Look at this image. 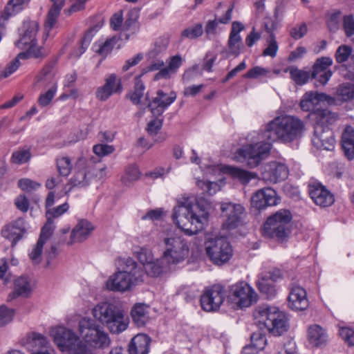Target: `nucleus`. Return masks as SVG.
Returning a JSON list of instances; mask_svg holds the SVG:
<instances>
[{
  "label": "nucleus",
  "instance_id": "1",
  "mask_svg": "<svg viewBox=\"0 0 354 354\" xmlns=\"http://www.w3.org/2000/svg\"><path fill=\"white\" fill-rule=\"evenodd\" d=\"M303 129V122L295 117H276L266 124L261 135L263 140L239 149L235 153V159L246 162L250 167H255L269 155L272 147L270 142H290L301 133Z\"/></svg>",
  "mask_w": 354,
  "mask_h": 354
},
{
  "label": "nucleus",
  "instance_id": "2",
  "mask_svg": "<svg viewBox=\"0 0 354 354\" xmlns=\"http://www.w3.org/2000/svg\"><path fill=\"white\" fill-rule=\"evenodd\" d=\"M212 205L203 196H183L178 199L171 215L176 225L186 235L198 234L207 225Z\"/></svg>",
  "mask_w": 354,
  "mask_h": 354
},
{
  "label": "nucleus",
  "instance_id": "3",
  "mask_svg": "<svg viewBox=\"0 0 354 354\" xmlns=\"http://www.w3.org/2000/svg\"><path fill=\"white\" fill-rule=\"evenodd\" d=\"M144 276L142 267L133 259H122L118 270L109 277L106 286L110 290L124 292L142 282Z\"/></svg>",
  "mask_w": 354,
  "mask_h": 354
},
{
  "label": "nucleus",
  "instance_id": "4",
  "mask_svg": "<svg viewBox=\"0 0 354 354\" xmlns=\"http://www.w3.org/2000/svg\"><path fill=\"white\" fill-rule=\"evenodd\" d=\"M93 317L113 334L124 331L129 318L122 308L115 303L103 301L96 304L91 310Z\"/></svg>",
  "mask_w": 354,
  "mask_h": 354
},
{
  "label": "nucleus",
  "instance_id": "5",
  "mask_svg": "<svg viewBox=\"0 0 354 354\" xmlns=\"http://www.w3.org/2000/svg\"><path fill=\"white\" fill-rule=\"evenodd\" d=\"M159 240L160 246L164 248L162 260L167 264H178L188 257L189 248L183 237L167 231L160 234Z\"/></svg>",
  "mask_w": 354,
  "mask_h": 354
},
{
  "label": "nucleus",
  "instance_id": "6",
  "mask_svg": "<svg viewBox=\"0 0 354 354\" xmlns=\"http://www.w3.org/2000/svg\"><path fill=\"white\" fill-rule=\"evenodd\" d=\"M77 331L81 341L92 353L91 348L104 349L111 344L109 334L91 318H82L78 322Z\"/></svg>",
  "mask_w": 354,
  "mask_h": 354
},
{
  "label": "nucleus",
  "instance_id": "7",
  "mask_svg": "<svg viewBox=\"0 0 354 354\" xmlns=\"http://www.w3.org/2000/svg\"><path fill=\"white\" fill-rule=\"evenodd\" d=\"M255 317L260 329H266L275 336L283 335L289 328L288 317L276 307H259Z\"/></svg>",
  "mask_w": 354,
  "mask_h": 354
},
{
  "label": "nucleus",
  "instance_id": "8",
  "mask_svg": "<svg viewBox=\"0 0 354 354\" xmlns=\"http://www.w3.org/2000/svg\"><path fill=\"white\" fill-rule=\"evenodd\" d=\"M50 335L55 344L63 352L71 354H93L71 329L57 326L51 328Z\"/></svg>",
  "mask_w": 354,
  "mask_h": 354
},
{
  "label": "nucleus",
  "instance_id": "9",
  "mask_svg": "<svg viewBox=\"0 0 354 354\" xmlns=\"http://www.w3.org/2000/svg\"><path fill=\"white\" fill-rule=\"evenodd\" d=\"M292 219L288 210L281 209L275 214L269 217L264 223L262 234L268 238H276L279 241L284 240L290 233V222Z\"/></svg>",
  "mask_w": 354,
  "mask_h": 354
},
{
  "label": "nucleus",
  "instance_id": "10",
  "mask_svg": "<svg viewBox=\"0 0 354 354\" xmlns=\"http://www.w3.org/2000/svg\"><path fill=\"white\" fill-rule=\"evenodd\" d=\"M205 251L210 261L218 266L227 263L233 255V250L230 242L223 237L206 241Z\"/></svg>",
  "mask_w": 354,
  "mask_h": 354
},
{
  "label": "nucleus",
  "instance_id": "11",
  "mask_svg": "<svg viewBox=\"0 0 354 354\" xmlns=\"http://www.w3.org/2000/svg\"><path fill=\"white\" fill-rule=\"evenodd\" d=\"M228 299L237 306L245 308L257 301V295L250 286L241 281L231 286Z\"/></svg>",
  "mask_w": 354,
  "mask_h": 354
},
{
  "label": "nucleus",
  "instance_id": "12",
  "mask_svg": "<svg viewBox=\"0 0 354 354\" xmlns=\"http://www.w3.org/2000/svg\"><path fill=\"white\" fill-rule=\"evenodd\" d=\"M225 298V288L219 284H215L204 290L201 297V307L207 312L216 311L219 309Z\"/></svg>",
  "mask_w": 354,
  "mask_h": 354
},
{
  "label": "nucleus",
  "instance_id": "13",
  "mask_svg": "<svg viewBox=\"0 0 354 354\" xmlns=\"http://www.w3.org/2000/svg\"><path fill=\"white\" fill-rule=\"evenodd\" d=\"M289 174L288 167L281 162L272 161L264 164L261 167V178L268 183H277L285 180Z\"/></svg>",
  "mask_w": 354,
  "mask_h": 354
},
{
  "label": "nucleus",
  "instance_id": "14",
  "mask_svg": "<svg viewBox=\"0 0 354 354\" xmlns=\"http://www.w3.org/2000/svg\"><path fill=\"white\" fill-rule=\"evenodd\" d=\"M169 45V37L163 36L159 37L154 43L153 48L147 53V59L151 63L147 66L149 71L160 70L164 66L165 63L160 59L161 55L165 52Z\"/></svg>",
  "mask_w": 354,
  "mask_h": 354
},
{
  "label": "nucleus",
  "instance_id": "15",
  "mask_svg": "<svg viewBox=\"0 0 354 354\" xmlns=\"http://www.w3.org/2000/svg\"><path fill=\"white\" fill-rule=\"evenodd\" d=\"M322 102H326L329 105L336 104V99L324 93L308 91L304 93L300 101V107L304 111L313 113L316 107Z\"/></svg>",
  "mask_w": 354,
  "mask_h": 354
},
{
  "label": "nucleus",
  "instance_id": "16",
  "mask_svg": "<svg viewBox=\"0 0 354 354\" xmlns=\"http://www.w3.org/2000/svg\"><path fill=\"white\" fill-rule=\"evenodd\" d=\"M221 209L223 216L226 217L223 223L224 227L232 229L239 225L244 213V208L241 205L231 203H223Z\"/></svg>",
  "mask_w": 354,
  "mask_h": 354
},
{
  "label": "nucleus",
  "instance_id": "17",
  "mask_svg": "<svg viewBox=\"0 0 354 354\" xmlns=\"http://www.w3.org/2000/svg\"><path fill=\"white\" fill-rule=\"evenodd\" d=\"M122 90L120 78L115 74H110L105 78L104 84L97 88L95 96L100 101H106L113 94L121 93Z\"/></svg>",
  "mask_w": 354,
  "mask_h": 354
},
{
  "label": "nucleus",
  "instance_id": "18",
  "mask_svg": "<svg viewBox=\"0 0 354 354\" xmlns=\"http://www.w3.org/2000/svg\"><path fill=\"white\" fill-rule=\"evenodd\" d=\"M244 30V26L239 21H234L232 24V29L227 41V49L226 54L227 56H239L242 49L243 44L240 32Z\"/></svg>",
  "mask_w": 354,
  "mask_h": 354
},
{
  "label": "nucleus",
  "instance_id": "19",
  "mask_svg": "<svg viewBox=\"0 0 354 354\" xmlns=\"http://www.w3.org/2000/svg\"><path fill=\"white\" fill-rule=\"evenodd\" d=\"M278 200L275 190L267 187L255 192L252 196L251 205L258 209H261L268 206L276 205L278 203Z\"/></svg>",
  "mask_w": 354,
  "mask_h": 354
},
{
  "label": "nucleus",
  "instance_id": "20",
  "mask_svg": "<svg viewBox=\"0 0 354 354\" xmlns=\"http://www.w3.org/2000/svg\"><path fill=\"white\" fill-rule=\"evenodd\" d=\"M335 140L332 131L328 128L321 126H315L313 145L319 149L332 150L334 148Z\"/></svg>",
  "mask_w": 354,
  "mask_h": 354
},
{
  "label": "nucleus",
  "instance_id": "21",
  "mask_svg": "<svg viewBox=\"0 0 354 354\" xmlns=\"http://www.w3.org/2000/svg\"><path fill=\"white\" fill-rule=\"evenodd\" d=\"M288 301V306L295 311H303L309 306L305 289L297 285H292Z\"/></svg>",
  "mask_w": 354,
  "mask_h": 354
},
{
  "label": "nucleus",
  "instance_id": "22",
  "mask_svg": "<svg viewBox=\"0 0 354 354\" xmlns=\"http://www.w3.org/2000/svg\"><path fill=\"white\" fill-rule=\"evenodd\" d=\"M308 187L310 196L316 205L328 207L334 203L333 195L320 183H310Z\"/></svg>",
  "mask_w": 354,
  "mask_h": 354
},
{
  "label": "nucleus",
  "instance_id": "23",
  "mask_svg": "<svg viewBox=\"0 0 354 354\" xmlns=\"http://www.w3.org/2000/svg\"><path fill=\"white\" fill-rule=\"evenodd\" d=\"M39 30V24L36 21H24L19 39L16 42L18 48L25 49L27 45L37 42L36 36Z\"/></svg>",
  "mask_w": 354,
  "mask_h": 354
},
{
  "label": "nucleus",
  "instance_id": "24",
  "mask_svg": "<svg viewBox=\"0 0 354 354\" xmlns=\"http://www.w3.org/2000/svg\"><path fill=\"white\" fill-rule=\"evenodd\" d=\"M176 98V94L175 92L171 91L169 93H165L160 90L157 92V96L148 106L153 115L160 116L175 101Z\"/></svg>",
  "mask_w": 354,
  "mask_h": 354
},
{
  "label": "nucleus",
  "instance_id": "25",
  "mask_svg": "<svg viewBox=\"0 0 354 354\" xmlns=\"http://www.w3.org/2000/svg\"><path fill=\"white\" fill-rule=\"evenodd\" d=\"M333 61L330 57H322L317 59L313 65V77L317 79L319 82L325 85L332 76V72L329 67Z\"/></svg>",
  "mask_w": 354,
  "mask_h": 354
},
{
  "label": "nucleus",
  "instance_id": "26",
  "mask_svg": "<svg viewBox=\"0 0 354 354\" xmlns=\"http://www.w3.org/2000/svg\"><path fill=\"white\" fill-rule=\"evenodd\" d=\"M94 230L93 224L87 220L82 219L78 221L71 233L68 245L81 243L85 241Z\"/></svg>",
  "mask_w": 354,
  "mask_h": 354
},
{
  "label": "nucleus",
  "instance_id": "27",
  "mask_svg": "<svg viewBox=\"0 0 354 354\" xmlns=\"http://www.w3.org/2000/svg\"><path fill=\"white\" fill-rule=\"evenodd\" d=\"M26 232L25 221L23 218H18L13 223L6 225L1 231L2 236L12 242L14 246L21 239Z\"/></svg>",
  "mask_w": 354,
  "mask_h": 354
},
{
  "label": "nucleus",
  "instance_id": "28",
  "mask_svg": "<svg viewBox=\"0 0 354 354\" xmlns=\"http://www.w3.org/2000/svg\"><path fill=\"white\" fill-rule=\"evenodd\" d=\"M212 170L214 172L219 171L222 173L227 174L232 178H237L243 184H247L251 179H254L257 177L255 173L232 166H214Z\"/></svg>",
  "mask_w": 354,
  "mask_h": 354
},
{
  "label": "nucleus",
  "instance_id": "29",
  "mask_svg": "<svg viewBox=\"0 0 354 354\" xmlns=\"http://www.w3.org/2000/svg\"><path fill=\"white\" fill-rule=\"evenodd\" d=\"M310 115L315 122V126H321L323 128H327L333 124L339 119L337 113L328 109H317L315 111L310 113Z\"/></svg>",
  "mask_w": 354,
  "mask_h": 354
},
{
  "label": "nucleus",
  "instance_id": "30",
  "mask_svg": "<svg viewBox=\"0 0 354 354\" xmlns=\"http://www.w3.org/2000/svg\"><path fill=\"white\" fill-rule=\"evenodd\" d=\"M33 290V286L27 277H19L15 280L14 290L8 297V300H12L18 297H28Z\"/></svg>",
  "mask_w": 354,
  "mask_h": 354
},
{
  "label": "nucleus",
  "instance_id": "31",
  "mask_svg": "<svg viewBox=\"0 0 354 354\" xmlns=\"http://www.w3.org/2000/svg\"><path fill=\"white\" fill-rule=\"evenodd\" d=\"M48 342L41 334L31 333L23 340V346L32 354L43 351Z\"/></svg>",
  "mask_w": 354,
  "mask_h": 354
},
{
  "label": "nucleus",
  "instance_id": "32",
  "mask_svg": "<svg viewBox=\"0 0 354 354\" xmlns=\"http://www.w3.org/2000/svg\"><path fill=\"white\" fill-rule=\"evenodd\" d=\"M150 339L145 334L136 335L131 342L129 348V354H148Z\"/></svg>",
  "mask_w": 354,
  "mask_h": 354
},
{
  "label": "nucleus",
  "instance_id": "33",
  "mask_svg": "<svg viewBox=\"0 0 354 354\" xmlns=\"http://www.w3.org/2000/svg\"><path fill=\"white\" fill-rule=\"evenodd\" d=\"M342 147L348 160L354 158V129L346 126L342 135Z\"/></svg>",
  "mask_w": 354,
  "mask_h": 354
},
{
  "label": "nucleus",
  "instance_id": "34",
  "mask_svg": "<svg viewBox=\"0 0 354 354\" xmlns=\"http://www.w3.org/2000/svg\"><path fill=\"white\" fill-rule=\"evenodd\" d=\"M167 67L161 68L159 72L154 75V80L170 78L172 75L176 73L178 68L181 66L182 57L180 55L172 56L167 62Z\"/></svg>",
  "mask_w": 354,
  "mask_h": 354
},
{
  "label": "nucleus",
  "instance_id": "35",
  "mask_svg": "<svg viewBox=\"0 0 354 354\" xmlns=\"http://www.w3.org/2000/svg\"><path fill=\"white\" fill-rule=\"evenodd\" d=\"M149 308L145 304H136L131 310V315L137 326H145L149 320Z\"/></svg>",
  "mask_w": 354,
  "mask_h": 354
},
{
  "label": "nucleus",
  "instance_id": "36",
  "mask_svg": "<svg viewBox=\"0 0 354 354\" xmlns=\"http://www.w3.org/2000/svg\"><path fill=\"white\" fill-rule=\"evenodd\" d=\"M53 5L49 10L45 22V30L48 35L49 31L55 26L60 11L64 6V0H50Z\"/></svg>",
  "mask_w": 354,
  "mask_h": 354
},
{
  "label": "nucleus",
  "instance_id": "37",
  "mask_svg": "<svg viewBox=\"0 0 354 354\" xmlns=\"http://www.w3.org/2000/svg\"><path fill=\"white\" fill-rule=\"evenodd\" d=\"M267 344V339L262 333L255 332L251 335V344L245 346L243 350V354H257L262 351Z\"/></svg>",
  "mask_w": 354,
  "mask_h": 354
},
{
  "label": "nucleus",
  "instance_id": "38",
  "mask_svg": "<svg viewBox=\"0 0 354 354\" xmlns=\"http://www.w3.org/2000/svg\"><path fill=\"white\" fill-rule=\"evenodd\" d=\"M233 10V6H230L226 11L224 16L220 17L219 19H214L213 20H209L205 27V32L207 37V38L210 39L212 36L216 35V28L218 26V23L226 24H227L231 18L232 13Z\"/></svg>",
  "mask_w": 354,
  "mask_h": 354
},
{
  "label": "nucleus",
  "instance_id": "39",
  "mask_svg": "<svg viewBox=\"0 0 354 354\" xmlns=\"http://www.w3.org/2000/svg\"><path fill=\"white\" fill-rule=\"evenodd\" d=\"M309 342L314 346H319L326 342L327 336L324 330L319 325H312L308 330Z\"/></svg>",
  "mask_w": 354,
  "mask_h": 354
},
{
  "label": "nucleus",
  "instance_id": "40",
  "mask_svg": "<svg viewBox=\"0 0 354 354\" xmlns=\"http://www.w3.org/2000/svg\"><path fill=\"white\" fill-rule=\"evenodd\" d=\"M30 0H9L3 12L0 13V19L6 21L12 15H15L21 11L24 5L28 3Z\"/></svg>",
  "mask_w": 354,
  "mask_h": 354
},
{
  "label": "nucleus",
  "instance_id": "41",
  "mask_svg": "<svg viewBox=\"0 0 354 354\" xmlns=\"http://www.w3.org/2000/svg\"><path fill=\"white\" fill-rule=\"evenodd\" d=\"M257 286L259 291L268 298H271L276 295L274 283L264 274L259 276Z\"/></svg>",
  "mask_w": 354,
  "mask_h": 354
},
{
  "label": "nucleus",
  "instance_id": "42",
  "mask_svg": "<svg viewBox=\"0 0 354 354\" xmlns=\"http://www.w3.org/2000/svg\"><path fill=\"white\" fill-rule=\"evenodd\" d=\"M284 72H289L291 79L297 85L305 84L308 81L310 77L309 72L300 70L294 66L286 68Z\"/></svg>",
  "mask_w": 354,
  "mask_h": 354
},
{
  "label": "nucleus",
  "instance_id": "43",
  "mask_svg": "<svg viewBox=\"0 0 354 354\" xmlns=\"http://www.w3.org/2000/svg\"><path fill=\"white\" fill-rule=\"evenodd\" d=\"M336 99L347 102L354 99V85L348 84L339 86L336 91Z\"/></svg>",
  "mask_w": 354,
  "mask_h": 354
},
{
  "label": "nucleus",
  "instance_id": "44",
  "mask_svg": "<svg viewBox=\"0 0 354 354\" xmlns=\"http://www.w3.org/2000/svg\"><path fill=\"white\" fill-rule=\"evenodd\" d=\"M145 85L140 77L136 79L134 91L129 94L131 101L135 104H139L144 98Z\"/></svg>",
  "mask_w": 354,
  "mask_h": 354
},
{
  "label": "nucleus",
  "instance_id": "45",
  "mask_svg": "<svg viewBox=\"0 0 354 354\" xmlns=\"http://www.w3.org/2000/svg\"><path fill=\"white\" fill-rule=\"evenodd\" d=\"M25 48L27 49L26 52L19 53V57L22 59H26L29 57L39 58L44 55V50L37 46V42L27 45Z\"/></svg>",
  "mask_w": 354,
  "mask_h": 354
},
{
  "label": "nucleus",
  "instance_id": "46",
  "mask_svg": "<svg viewBox=\"0 0 354 354\" xmlns=\"http://www.w3.org/2000/svg\"><path fill=\"white\" fill-rule=\"evenodd\" d=\"M196 186L200 188L204 193L209 196L215 194L221 189L220 185L215 182L205 181L197 179L196 181Z\"/></svg>",
  "mask_w": 354,
  "mask_h": 354
},
{
  "label": "nucleus",
  "instance_id": "47",
  "mask_svg": "<svg viewBox=\"0 0 354 354\" xmlns=\"http://www.w3.org/2000/svg\"><path fill=\"white\" fill-rule=\"evenodd\" d=\"M31 153L29 149H21L12 153L11 162L17 165H22L29 161Z\"/></svg>",
  "mask_w": 354,
  "mask_h": 354
},
{
  "label": "nucleus",
  "instance_id": "48",
  "mask_svg": "<svg viewBox=\"0 0 354 354\" xmlns=\"http://www.w3.org/2000/svg\"><path fill=\"white\" fill-rule=\"evenodd\" d=\"M145 274L152 277H157L160 275L163 271V266L162 265L161 259H154L149 264L143 268Z\"/></svg>",
  "mask_w": 354,
  "mask_h": 354
},
{
  "label": "nucleus",
  "instance_id": "49",
  "mask_svg": "<svg viewBox=\"0 0 354 354\" xmlns=\"http://www.w3.org/2000/svg\"><path fill=\"white\" fill-rule=\"evenodd\" d=\"M140 176V172L136 165L129 166L125 171L124 175L122 178V181L125 185H128L137 180Z\"/></svg>",
  "mask_w": 354,
  "mask_h": 354
},
{
  "label": "nucleus",
  "instance_id": "50",
  "mask_svg": "<svg viewBox=\"0 0 354 354\" xmlns=\"http://www.w3.org/2000/svg\"><path fill=\"white\" fill-rule=\"evenodd\" d=\"M260 77H271V71L268 68L257 66L248 70L245 74V77L246 78L257 79Z\"/></svg>",
  "mask_w": 354,
  "mask_h": 354
},
{
  "label": "nucleus",
  "instance_id": "51",
  "mask_svg": "<svg viewBox=\"0 0 354 354\" xmlns=\"http://www.w3.org/2000/svg\"><path fill=\"white\" fill-rule=\"evenodd\" d=\"M57 167L60 175L68 176L72 168L71 159L67 156H62L57 159Z\"/></svg>",
  "mask_w": 354,
  "mask_h": 354
},
{
  "label": "nucleus",
  "instance_id": "52",
  "mask_svg": "<svg viewBox=\"0 0 354 354\" xmlns=\"http://www.w3.org/2000/svg\"><path fill=\"white\" fill-rule=\"evenodd\" d=\"M69 209V205L68 203L59 205L56 207H52L51 209H46V215L47 219H52L58 218L66 212Z\"/></svg>",
  "mask_w": 354,
  "mask_h": 354
},
{
  "label": "nucleus",
  "instance_id": "53",
  "mask_svg": "<svg viewBox=\"0 0 354 354\" xmlns=\"http://www.w3.org/2000/svg\"><path fill=\"white\" fill-rule=\"evenodd\" d=\"M203 32V30L202 25L201 24H197L193 27L185 29L181 33V37L183 38L193 39L202 35Z\"/></svg>",
  "mask_w": 354,
  "mask_h": 354
},
{
  "label": "nucleus",
  "instance_id": "54",
  "mask_svg": "<svg viewBox=\"0 0 354 354\" xmlns=\"http://www.w3.org/2000/svg\"><path fill=\"white\" fill-rule=\"evenodd\" d=\"M57 85L53 84L46 93L41 94L38 103L41 106H46L50 103L57 92Z\"/></svg>",
  "mask_w": 354,
  "mask_h": 354
},
{
  "label": "nucleus",
  "instance_id": "55",
  "mask_svg": "<svg viewBox=\"0 0 354 354\" xmlns=\"http://www.w3.org/2000/svg\"><path fill=\"white\" fill-rule=\"evenodd\" d=\"M54 228L55 227L53 221L47 219L46 223L41 228L40 236L37 241L44 244L52 235Z\"/></svg>",
  "mask_w": 354,
  "mask_h": 354
},
{
  "label": "nucleus",
  "instance_id": "56",
  "mask_svg": "<svg viewBox=\"0 0 354 354\" xmlns=\"http://www.w3.org/2000/svg\"><path fill=\"white\" fill-rule=\"evenodd\" d=\"M93 30H90L87 31L82 39L81 40V46L79 48L78 52L74 51L72 54L73 56L78 57H80L84 52L86 50V49L88 47L92 38L93 37Z\"/></svg>",
  "mask_w": 354,
  "mask_h": 354
},
{
  "label": "nucleus",
  "instance_id": "57",
  "mask_svg": "<svg viewBox=\"0 0 354 354\" xmlns=\"http://www.w3.org/2000/svg\"><path fill=\"white\" fill-rule=\"evenodd\" d=\"M138 258L140 262L143 265L142 268L151 263L155 259L152 252L146 248H142L138 252Z\"/></svg>",
  "mask_w": 354,
  "mask_h": 354
},
{
  "label": "nucleus",
  "instance_id": "58",
  "mask_svg": "<svg viewBox=\"0 0 354 354\" xmlns=\"http://www.w3.org/2000/svg\"><path fill=\"white\" fill-rule=\"evenodd\" d=\"M93 151L97 156L104 157L113 153L115 148L113 145L97 144L93 146Z\"/></svg>",
  "mask_w": 354,
  "mask_h": 354
},
{
  "label": "nucleus",
  "instance_id": "59",
  "mask_svg": "<svg viewBox=\"0 0 354 354\" xmlns=\"http://www.w3.org/2000/svg\"><path fill=\"white\" fill-rule=\"evenodd\" d=\"M18 186L25 192H32L41 187V184L29 178H22L18 181Z\"/></svg>",
  "mask_w": 354,
  "mask_h": 354
},
{
  "label": "nucleus",
  "instance_id": "60",
  "mask_svg": "<svg viewBox=\"0 0 354 354\" xmlns=\"http://www.w3.org/2000/svg\"><path fill=\"white\" fill-rule=\"evenodd\" d=\"M44 245V243L37 241L30 252L29 257L33 263L37 264L41 262Z\"/></svg>",
  "mask_w": 354,
  "mask_h": 354
},
{
  "label": "nucleus",
  "instance_id": "61",
  "mask_svg": "<svg viewBox=\"0 0 354 354\" xmlns=\"http://www.w3.org/2000/svg\"><path fill=\"white\" fill-rule=\"evenodd\" d=\"M278 50V44L275 39V37L273 34L270 35L268 41V46L266 48L263 52V56H270L274 57L277 55Z\"/></svg>",
  "mask_w": 354,
  "mask_h": 354
},
{
  "label": "nucleus",
  "instance_id": "62",
  "mask_svg": "<svg viewBox=\"0 0 354 354\" xmlns=\"http://www.w3.org/2000/svg\"><path fill=\"white\" fill-rule=\"evenodd\" d=\"M352 49L348 46H340L336 52L335 58L338 63H342L346 62L349 57Z\"/></svg>",
  "mask_w": 354,
  "mask_h": 354
},
{
  "label": "nucleus",
  "instance_id": "63",
  "mask_svg": "<svg viewBox=\"0 0 354 354\" xmlns=\"http://www.w3.org/2000/svg\"><path fill=\"white\" fill-rule=\"evenodd\" d=\"M71 184L73 187H83L88 185L86 174L83 171L77 172L71 179Z\"/></svg>",
  "mask_w": 354,
  "mask_h": 354
},
{
  "label": "nucleus",
  "instance_id": "64",
  "mask_svg": "<svg viewBox=\"0 0 354 354\" xmlns=\"http://www.w3.org/2000/svg\"><path fill=\"white\" fill-rule=\"evenodd\" d=\"M339 335L349 346H354V330L350 328L342 327L339 329Z\"/></svg>",
  "mask_w": 354,
  "mask_h": 354
}]
</instances>
